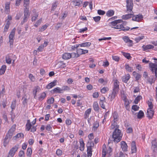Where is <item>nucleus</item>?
<instances>
[{"label":"nucleus","instance_id":"obj_1","mask_svg":"<svg viewBox=\"0 0 157 157\" xmlns=\"http://www.w3.org/2000/svg\"><path fill=\"white\" fill-rule=\"evenodd\" d=\"M122 22V20H116L112 22L111 23L112 28L115 29H121L120 30L124 31L128 30L130 28L128 26L124 27V25L121 24Z\"/></svg>","mask_w":157,"mask_h":157},{"label":"nucleus","instance_id":"obj_2","mask_svg":"<svg viewBox=\"0 0 157 157\" xmlns=\"http://www.w3.org/2000/svg\"><path fill=\"white\" fill-rule=\"evenodd\" d=\"M16 126L15 124L13 125L8 131L4 139L3 143L4 146L6 147L9 142L13 135L14 132L16 130Z\"/></svg>","mask_w":157,"mask_h":157},{"label":"nucleus","instance_id":"obj_3","mask_svg":"<svg viewBox=\"0 0 157 157\" xmlns=\"http://www.w3.org/2000/svg\"><path fill=\"white\" fill-rule=\"evenodd\" d=\"M133 13H129L127 14L123 15L122 18L124 20H127L132 17V20L134 21H139L142 19L143 17L142 15L139 14L138 15H134Z\"/></svg>","mask_w":157,"mask_h":157},{"label":"nucleus","instance_id":"obj_4","mask_svg":"<svg viewBox=\"0 0 157 157\" xmlns=\"http://www.w3.org/2000/svg\"><path fill=\"white\" fill-rule=\"evenodd\" d=\"M119 82L117 80H115L114 82L113 87L112 94L111 95H109V97L110 96V99L111 101L115 98L116 94L118 92L119 89Z\"/></svg>","mask_w":157,"mask_h":157},{"label":"nucleus","instance_id":"obj_5","mask_svg":"<svg viewBox=\"0 0 157 157\" xmlns=\"http://www.w3.org/2000/svg\"><path fill=\"white\" fill-rule=\"evenodd\" d=\"M122 136L121 131L118 129L116 128L112 135V137L114 139V142L116 143L120 142L121 140Z\"/></svg>","mask_w":157,"mask_h":157},{"label":"nucleus","instance_id":"obj_6","mask_svg":"<svg viewBox=\"0 0 157 157\" xmlns=\"http://www.w3.org/2000/svg\"><path fill=\"white\" fill-rule=\"evenodd\" d=\"M113 122L111 125V128H113L115 127V126H117V128L118 126L117 127V122L118 120V115L116 112H114L113 114Z\"/></svg>","mask_w":157,"mask_h":157},{"label":"nucleus","instance_id":"obj_7","mask_svg":"<svg viewBox=\"0 0 157 157\" xmlns=\"http://www.w3.org/2000/svg\"><path fill=\"white\" fill-rule=\"evenodd\" d=\"M127 12L128 13H133L132 10L133 7V3L132 0H126Z\"/></svg>","mask_w":157,"mask_h":157},{"label":"nucleus","instance_id":"obj_8","mask_svg":"<svg viewBox=\"0 0 157 157\" xmlns=\"http://www.w3.org/2000/svg\"><path fill=\"white\" fill-rule=\"evenodd\" d=\"M155 63H149V67L153 73H154L156 77L157 78V62Z\"/></svg>","mask_w":157,"mask_h":157},{"label":"nucleus","instance_id":"obj_9","mask_svg":"<svg viewBox=\"0 0 157 157\" xmlns=\"http://www.w3.org/2000/svg\"><path fill=\"white\" fill-rule=\"evenodd\" d=\"M24 17L23 21L21 22L22 24L27 21V19L29 16L30 14L29 13V8L26 7L24 8Z\"/></svg>","mask_w":157,"mask_h":157},{"label":"nucleus","instance_id":"obj_10","mask_svg":"<svg viewBox=\"0 0 157 157\" xmlns=\"http://www.w3.org/2000/svg\"><path fill=\"white\" fill-rule=\"evenodd\" d=\"M18 148V145L15 146L10 150L7 157H13V156L14 155L15 152L17 151Z\"/></svg>","mask_w":157,"mask_h":157},{"label":"nucleus","instance_id":"obj_11","mask_svg":"<svg viewBox=\"0 0 157 157\" xmlns=\"http://www.w3.org/2000/svg\"><path fill=\"white\" fill-rule=\"evenodd\" d=\"M16 29L15 28H14L10 32L9 36V42L10 45L13 44V38L14 36L15 32Z\"/></svg>","mask_w":157,"mask_h":157},{"label":"nucleus","instance_id":"obj_12","mask_svg":"<svg viewBox=\"0 0 157 157\" xmlns=\"http://www.w3.org/2000/svg\"><path fill=\"white\" fill-rule=\"evenodd\" d=\"M147 117L149 119H151L154 114V111L153 109H148L147 111Z\"/></svg>","mask_w":157,"mask_h":157},{"label":"nucleus","instance_id":"obj_13","mask_svg":"<svg viewBox=\"0 0 157 157\" xmlns=\"http://www.w3.org/2000/svg\"><path fill=\"white\" fill-rule=\"evenodd\" d=\"M120 145L122 150L124 151H126L128 149V146L124 141H122L120 143Z\"/></svg>","mask_w":157,"mask_h":157},{"label":"nucleus","instance_id":"obj_14","mask_svg":"<svg viewBox=\"0 0 157 157\" xmlns=\"http://www.w3.org/2000/svg\"><path fill=\"white\" fill-rule=\"evenodd\" d=\"M55 67L57 68H64L66 67L65 63H64L63 61H59L56 65Z\"/></svg>","mask_w":157,"mask_h":157},{"label":"nucleus","instance_id":"obj_15","mask_svg":"<svg viewBox=\"0 0 157 157\" xmlns=\"http://www.w3.org/2000/svg\"><path fill=\"white\" fill-rule=\"evenodd\" d=\"M151 144V148L153 149L154 151H155L157 147V143L156 139H155L152 141Z\"/></svg>","mask_w":157,"mask_h":157},{"label":"nucleus","instance_id":"obj_16","mask_svg":"<svg viewBox=\"0 0 157 157\" xmlns=\"http://www.w3.org/2000/svg\"><path fill=\"white\" fill-rule=\"evenodd\" d=\"M57 82L56 80H54L53 82H52L48 84L47 86V88L48 89H50L56 85Z\"/></svg>","mask_w":157,"mask_h":157},{"label":"nucleus","instance_id":"obj_17","mask_svg":"<svg viewBox=\"0 0 157 157\" xmlns=\"http://www.w3.org/2000/svg\"><path fill=\"white\" fill-rule=\"evenodd\" d=\"M71 57V55L70 53H64L62 56V58L65 60L69 59Z\"/></svg>","mask_w":157,"mask_h":157},{"label":"nucleus","instance_id":"obj_18","mask_svg":"<svg viewBox=\"0 0 157 157\" xmlns=\"http://www.w3.org/2000/svg\"><path fill=\"white\" fill-rule=\"evenodd\" d=\"M142 47L143 48L144 51H146L149 49H152L154 47V46L152 45L149 44L146 46L144 45Z\"/></svg>","mask_w":157,"mask_h":157},{"label":"nucleus","instance_id":"obj_19","mask_svg":"<svg viewBox=\"0 0 157 157\" xmlns=\"http://www.w3.org/2000/svg\"><path fill=\"white\" fill-rule=\"evenodd\" d=\"M130 77V75L129 74H128L122 77V81L124 82L127 83Z\"/></svg>","mask_w":157,"mask_h":157},{"label":"nucleus","instance_id":"obj_20","mask_svg":"<svg viewBox=\"0 0 157 157\" xmlns=\"http://www.w3.org/2000/svg\"><path fill=\"white\" fill-rule=\"evenodd\" d=\"M87 50H83L81 49H78L77 50V52L80 55L85 54L88 53Z\"/></svg>","mask_w":157,"mask_h":157},{"label":"nucleus","instance_id":"obj_21","mask_svg":"<svg viewBox=\"0 0 157 157\" xmlns=\"http://www.w3.org/2000/svg\"><path fill=\"white\" fill-rule=\"evenodd\" d=\"M10 3L6 2L5 4V12L6 14H9L10 12Z\"/></svg>","mask_w":157,"mask_h":157},{"label":"nucleus","instance_id":"obj_22","mask_svg":"<svg viewBox=\"0 0 157 157\" xmlns=\"http://www.w3.org/2000/svg\"><path fill=\"white\" fill-rule=\"evenodd\" d=\"M132 74L137 81L141 77V75L136 71H134Z\"/></svg>","mask_w":157,"mask_h":157},{"label":"nucleus","instance_id":"obj_23","mask_svg":"<svg viewBox=\"0 0 157 157\" xmlns=\"http://www.w3.org/2000/svg\"><path fill=\"white\" fill-rule=\"evenodd\" d=\"M40 88L39 87L37 86L36 87L34 88L33 89V93L34 96V98L36 99V94Z\"/></svg>","mask_w":157,"mask_h":157},{"label":"nucleus","instance_id":"obj_24","mask_svg":"<svg viewBox=\"0 0 157 157\" xmlns=\"http://www.w3.org/2000/svg\"><path fill=\"white\" fill-rule=\"evenodd\" d=\"M144 116V113L142 110H140L137 113V117L138 119H141Z\"/></svg>","mask_w":157,"mask_h":157},{"label":"nucleus","instance_id":"obj_25","mask_svg":"<svg viewBox=\"0 0 157 157\" xmlns=\"http://www.w3.org/2000/svg\"><path fill=\"white\" fill-rule=\"evenodd\" d=\"M53 91L54 93H63V90H62L59 87H56L53 90Z\"/></svg>","mask_w":157,"mask_h":157},{"label":"nucleus","instance_id":"obj_26","mask_svg":"<svg viewBox=\"0 0 157 157\" xmlns=\"http://www.w3.org/2000/svg\"><path fill=\"white\" fill-rule=\"evenodd\" d=\"M114 11L112 10H108L106 13V15L108 17H110L112 16L114 14Z\"/></svg>","mask_w":157,"mask_h":157},{"label":"nucleus","instance_id":"obj_27","mask_svg":"<svg viewBox=\"0 0 157 157\" xmlns=\"http://www.w3.org/2000/svg\"><path fill=\"white\" fill-rule=\"evenodd\" d=\"M6 69V66L5 65H3L0 69V74L2 75L5 73Z\"/></svg>","mask_w":157,"mask_h":157},{"label":"nucleus","instance_id":"obj_28","mask_svg":"<svg viewBox=\"0 0 157 157\" xmlns=\"http://www.w3.org/2000/svg\"><path fill=\"white\" fill-rule=\"evenodd\" d=\"M11 54L10 55H8L6 56V62L10 64L11 63L12 61V59H10V57Z\"/></svg>","mask_w":157,"mask_h":157},{"label":"nucleus","instance_id":"obj_29","mask_svg":"<svg viewBox=\"0 0 157 157\" xmlns=\"http://www.w3.org/2000/svg\"><path fill=\"white\" fill-rule=\"evenodd\" d=\"M91 44V43L90 42H84L82 43L81 44H79V46L80 45L81 47H88L90 46Z\"/></svg>","mask_w":157,"mask_h":157},{"label":"nucleus","instance_id":"obj_30","mask_svg":"<svg viewBox=\"0 0 157 157\" xmlns=\"http://www.w3.org/2000/svg\"><path fill=\"white\" fill-rule=\"evenodd\" d=\"M123 39L124 42L126 43L129 42L130 43H132V41L130 40L128 36H124Z\"/></svg>","mask_w":157,"mask_h":157},{"label":"nucleus","instance_id":"obj_31","mask_svg":"<svg viewBox=\"0 0 157 157\" xmlns=\"http://www.w3.org/2000/svg\"><path fill=\"white\" fill-rule=\"evenodd\" d=\"M93 107L94 109L96 111L99 110V107L97 102H95L93 104Z\"/></svg>","mask_w":157,"mask_h":157},{"label":"nucleus","instance_id":"obj_32","mask_svg":"<svg viewBox=\"0 0 157 157\" xmlns=\"http://www.w3.org/2000/svg\"><path fill=\"white\" fill-rule=\"evenodd\" d=\"M121 53L123 55L128 59H130L131 57L129 53H125L123 52H122Z\"/></svg>","mask_w":157,"mask_h":157},{"label":"nucleus","instance_id":"obj_33","mask_svg":"<svg viewBox=\"0 0 157 157\" xmlns=\"http://www.w3.org/2000/svg\"><path fill=\"white\" fill-rule=\"evenodd\" d=\"M29 0H24L23 6L25 8L27 7L29 4Z\"/></svg>","mask_w":157,"mask_h":157},{"label":"nucleus","instance_id":"obj_34","mask_svg":"<svg viewBox=\"0 0 157 157\" xmlns=\"http://www.w3.org/2000/svg\"><path fill=\"white\" fill-rule=\"evenodd\" d=\"M80 149L81 151H83L84 149V144L82 140L80 141Z\"/></svg>","mask_w":157,"mask_h":157},{"label":"nucleus","instance_id":"obj_35","mask_svg":"<svg viewBox=\"0 0 157 157\" xmlns=\"http://www.w3.org/2000/svg\"><path fill=\"white\" fill-rule=\"evenodd\" d=\"M32 153V150L31 148L29 147L27 149V155L28 156L30 157Z\"/></svg>","mask_w":157,"mask_h":157},{"label":"nucleus","instance_id":"obj_36","mask_svg":"<svg viewBox=\"0 0 157 157\" xmlns=\"http://www.w3.org/2000/svg\"><path fill=\"white\" fill-rule=\"evenodd\" d=\"M125 68L129 72H132L133 70L132 68L129 67L128 64L125 65Z\"/></svg>","mask_w":157,"mask_h":157},{"label":"nucleus","instance_id":"obj_37","mask_svg":"<svg viewBox=\"0 0 157 157\" xmlns=\"http://www.w3.org/2000/svg\"><path fill=\"white\" fill-rule=\"evenodd\" d=\"M141 96L140 95L138 96L137 97L135 98L134 100V103L136 104H138V102L140 101V99L142 98Z\"/></svg>","mask_w":157,"mask_h":157},{"label":"nucleus","instance_id":"obj_38","mask_svg":"<svg viewBox=\"0 0 157 157\" xmlns=\"http://www.w3.org/2000/svg\"><path fill=\"white\" fill-rule=\"evenodd\" d=\"M46 96V94L45 92H44L41 94L39 98L40 100H43Z\"/></svg>","mask_w":157,"mask_h":157},{"label":"nucleus","instance_id":"obj_39","mask_svg":"<svg viewBox=\"0 0 157 157\" xmlns=\"http://www.w3.org/2000/svg\"><path fill=\"white\" fill-rule=\"evenodd\" d=\"M16 100H15L14 101H13L12 103V104L11 106V108L12 109V111L13 110H14L16 107Z\"/></svg>","mask_w":157,"mask_h":157},{"label":"nucleus","instance_id":"obj_40","mask_svg":"<svg viewBox=\"0 0 157 157\" xmlns=\"http://www.w3.org/2000/svg\"><path fill=\"white\" fill-rule=\"evenodd\" d=\"M71 57H72L73 58H77L79 56V55L78 53H75L74 52L72 53L71 54Z\"/></svg>","mask_w":157,"mask_h":157},{"label":"nucleus","instance_id":"obj_41","mask_svg":"<svg viewBox=\"0 0 157 157\" xmlns=\"http://www.w3.org/2000/svg\"><path fill=\"white\" fill-rule=\"evenodd\" d=\"M109 90V88L107 87H103L101 90V92L103 94H105V92L107 91H108Z\"/></svg>","mask_w":157,"mask_h":157},{"label":"nucleus","instance_id":"obj_42","mask_svg":"<svg viewBox=\"0 0 157 157\" xmlns=\"http://www.w3.org/2000/svg\"><path fill=\"white\" fill-rule=\"evenodd\" d=\"M2 117L6 121H7L8 120L7 115L6 114V112L5 111H4L2 113Z\"/></svg>","mask_w":157,"mask_h":157},{"label":"nucleus","instance_id":"obj_43","mask_svg":"<svg viewBox=\"0 0 157 157\" xmlns=\"http://www.w3.org/2000/svg\"><path fill=\"white\" fill-rule=\"evenodd\" d=\"M132 109L135 111L138 110L139 109V107L137 105H134L132 106Z\"/></svg>","mask_w":157,"mask_h":157},{"label":"nucleus","instance_id":"obj_44","mask_svg":"<svg viewBox=\"0 0 157 157\" xmlns=\"http://www.w3.org/2000/svg\"><path fill=\"white\" fill-rule=\"evenodd\" d=\"M147 81L151 85L152 83L155 82V80L152 78H149L147 79Z\"/></svg>","mask_w":157,"mask_h":157},{"label":"nucleus","instance_id":"obj_45","mask_svg":"<svg viewBox=\"0 0 157 157\" xmlns=\"http://www.w3.org/2000/svg\"><path fill=\"white\" fill-rule=\"evenodd\" d=\"M38 17V14L35 13L33 14V16L32 17V21H35Z\"/></svg>","mask_w":157,"mask_h":157},{"label":"nucleus","instance_id":"obj_46","mask_svg":"<svg viewBox=\"0 0 157 157\" xmlns=\"http://www.w3.org/2000/svg\"><path fill=\"white\" fill-rule=\"evenodd\" d=\"M54 99L53 98H51L49 99L47 101L48 103L50 104H52L54 102Z\"/></svg>","mask_w":157,"mask_h":157},{"label":"nucleus","instance_id":"obj_47","mask_svg":"<svg viewBox=\"0 0 157 157\" xmlns=\"http://www.w3.org/2000/svg\"><path fill=\"white\" fill-rule=\"evenodd\" d=\"M93 19L95 22H98L100 20L101 17L99 16H98L93 17Z\"/></svg>","mask_w":157,"mask_h":157},{"label":"nucleus","instance_id":"obj_48","mask_svg":"<svg viewBox=\"0 0 157 157\" xmlns=\"http://www.w3.org/2000/svg\"><path fill=\"white\" fill-rule=\"evenodd\" d=\"M32 125L31 124H26V130L29 131L31 129Z\"/></svg>","mask_w":157,"mask_h":157},{"label":"nucleus","instance_id":"obj_49","mask_svg":"<svg viewBox=\"0 0 157 157\" xmlns=\"http://www.w3.org/2000/svg\"><path fill=\"white\" fill-rule=\"evenodd\" d=\"M99 124L98 122L97 121H96L94 123L93 127L94 128H95V129H96L97 128L99 127Z\"/></svg>","mask_w":157,"mask_h":157},{"label":"nucleus","instance_id":"obj_50","mask_svg":"<svg viewBox=\"0 0 157 157\" xmlns=\"http://www.w3.org/2000/svg\"><path fill=\"white\" fill-rule=\"evenodd\" d=\"M98 13L100 15H103L105 13V12L104 11L99 10H98Z\"/></svg>","mask_w":157,"mask_h":157},{"label":"nucleus","instance_id":"obj_51","mask_svg":"<svg viewBox=\"0 0 157 157\" xmlns=\"http://www.w3.org/2000/svg\"><path fill=\"white\" fill-rule=\"evenodd\" d=\"M29 78L31 81H34L35 80V77L32 74H30L29 75Z\"/></svg>","mask_w":157,"mask_h":157},{"label":"nucleus","instance_id":"obj_52","mask_svg":"<svg viewBox=\"0 0 157 157\" xmlns=\"http://www.w3.org/2000/svg\"><path fill=\"white\" fill-rule=\"evenodd\" d=\"M19 137L20 133H18L13 137L12 140H17V139H18Z\"/></svg>","mask_w":157,"mask_h":157},{"label":"nucleus","instance_id":"obj_53","mask_svg":"<svg viewBox=\"0 0 157 157\" xmlns=\"http://www.w3.org/2000/svg\"><path fill=\"white\" fill-rule=\"evenodd\" d=\"M100 104L101 108H102L103 109H105V107L104 104L103 100H101L100 102Z\"/></svg>","mask_w":157,"mask_h":157},{"label":"nucleus","instance_id":"obj_54","mask_svg":"<svg viewBox=\"0 0 157 157\" xmlns=\"http://www.w3.org/2000/svg\"><path fill=\"white\" fill-rule=\"evenodd\" d=\"M52 127H51L50 124H48L47 125L46 127V129L49 132H52Z\"/></svg>","mask_w":157,"mask_h":157},{"label":"nucleus","instance_id":"obj_55","mask_svg":"<svg viewBox=\"0 0 157 157\" xmlns=\"http://www.w3.org/2000/svg\"><path fill=\"white\" fill-rule=\"evenodd\" d=\"M132 153H135L136 151V146L131 147Z\"/></svg>","mask_w":157,"mask_h":157},{"label":"nucleus","instance_id":"obj_56","mask_svg":"<svg viewBox=\"0 0 157 157\" xmlns=\"http://www.w3.org/2000/svg\"><path fill=\"white\" fill-rule=\"evenodd\" d=\"M62 151L59 149H58L56 151V154L58 156H60L62 154Z\"/></svg>","mask_w":157,"mask_h":157},{"label":"nucleus","instance_id":"obj_57","mask_svg":"<svg viewBox=\"0 0 157 157\" xmlns=\"http://www.w3.org/2000/svg\"><path fill=\"white\" fill-rule=\"evenodd\" d=\"M144 37V36H141V37H138L135 39V40L137 43L140 40L143 39Z\"/></svg>","mask_w":157,"mask_h":157},{"label":"nucleus","instance_id":"obj_58","mask_svg":"<svg viewBox=\"0 0 157 157\" xmlns=\"http://www.w3.org/2000/svg\"><path fill=\"white\" fill-rule=\"evenodd\" d=\"M62 23H58L55 26V28L57 30L62 25Z\"/></svg>","mask_w":157,"mask_h":157},{"label":"nucleus","instance_id":"obj_59","mask_svg":"<svg viewBox=\"0 0 157 157\" xmlns=\"http://www.w3.org/2000/svg\"><path fill=\"white\" fill-rule=\"evenodd\" d=\"M47 27V26L46 25H44L42 26L40 29V31L41 32L43 31L44 30H45Z\"/></svg>","mask_w":157,"mask_h":157},{"label":"nucleus","instance_id":"obj_60","mask_svg":"<svg viewBox=\"0 0 157 157\" xmlns=\"http://www.w3.org/2000/svg\"><path fill=\"white\" fill-rule=\"evenodd\" d=\"M91 109L90 108L87 109L85 112V114L86 116L88 115L91 113Z\"/></svg>","mask_w":157,"mask_h":157},{"label":"nucleus","instance_id":"obj_61","mask_svg":"<svg viewBox=\"0 0 157 157\" xmlns=\"http://www.w3.org/2000/svg\"><path fill=\"white\" fill-rule=\"evenodd\" d=\"M57 6V4L56 2L54 3L53 5L52 9V11H54Z\"/></svg>","mask_w":157,"mask_h":157},{"label":"nucleus","instance_id":"obj_62","mask_svg":"<svg viewBox=\"0 0 157 157\" xmlns=\"http://www.w3.org/2000/svg\"><path fill=\"white\" fill-rule=\"evenodd\" d=\"M88 144L91 147H93L94 146V143L90 140L88 141L87 143V144Z\"/></svg>","mask_w":157,"mask_h":157},{"label":"nucleus","instance_id":"obj_63","mask_svg":"<svg viewBox=\"0 0 157 157\" xmlns=\"http://www.w3.org/2000/svg\"><path fill=\"white\" fill-rule=\"evenodd\" d=\"M112 58L114 60L116 61H118L119 60V57L116 56H112Z\"/></svg>","mask_w":157,"mask_h":157},{"label":"nucleus","instance_id":"obj_64","mask_svg":"<svg viewBox=\"0 0 157 157\" xmlns=\"http://www.w3.org/2000/svg\"><path fill=\"white\" fill-rule=\"evenodd\" d=\"M132 132V128H129L126 130V132L127 133H131Z\"/></svg>","mask_w":157,"mask_h":157}]
</instances>
